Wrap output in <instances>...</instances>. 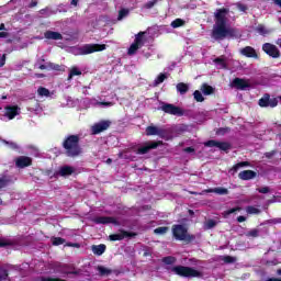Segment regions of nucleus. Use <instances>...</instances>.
I'll use <instances>...</instances> for the list:
<instances>
[{
	"instance_id": "f257e3e1",
	"label": "nucleus",
	"mask_w": 281,
	"mask_h": 281,
	"mask_svg": "<svg viewBox=\"0 0 281 281\" xmlns=\"http://www.w3.org/2000/svg\"><path fill=\"white\" fill-rule=\"evenodd\" d=\"M227 14H229V8L216 9L214 13L215 25L211 33L214 41H225L227 36L231 38L236 36V30L227 27Z\"/></svg>"
},
{
	"instance_id": "f03ea898",
	"label": "nucleus",
	"mask_w": 281,
	"mask_h": 281,
	"mask_svg": "<svg viewBox=\"0 0 281 281\" xmlns=\"http://www.w3.org/2000/svg\"><path fill=\"white\" fill-rule=\"evenodd\" d=\"M63 148L66 150L67 157H79V155H82V147H80V136H67L63 142Z\"/></svg>"
},
{
	"instance_id": "7ed1b4c3",
	"label": "nucleus",
	"mask_w": 281,
	"mask_h": 281,
	"mask_svg": "<svg viewBox=\"0 0 281 281\" xmlns=\"http://www.w3.org/2000/svg\"><path fill=\"white\" fill-rule=\"evenodd\" d=\"M171 273L179 278H203V272L188 266H175L171 268Z\"/></svg>"
},
{
	"instance_id": "20e7f679",
	"label": "nucleus",
	"mask_w": 281,
	"mask_h": 281,
	"mask_svg": "<svg viewBox=\"0 0 281 281\" xmlns=\"http://www.w3.org/2000/svg\"><path fill=\"white\" fill-rule=\"evenodd\" d=\"M172 234L176 240H187V243H192V240H194V235L188 234V228L181 224L172 226Z\"/></svg>"
},
{
	"instance_id": "39448f33",
	"label": "nucleus",
	"mask_w": 281,
	"mask_h": 281,
	"mask_svg": "<svg viewBox=\"0 0 281 281\" xmlns=\"http://www.w3.org/2000/svg\"><path fill=\"white\" fill-rule=\"evenodd\" d=\"M144 36H146V32H139L135 35L134 43L130 46L127 54L128 56H133L137 54V49H140V47H144Z\"/></svg>"
},
{
	"instance_id": "423d86ee",
	"label": "nucleus",
	"mask_w": 281,
	"mask_h": 281,
	"mask_svg": "<svg viewBox=\"0 0 281 281\" xmlns=\"http://www.w3.org/2000/svg\"><path fill=\"white\" fill-rule=\"evenodd\" d=\"M104 49H106L105 44H86L79 49V52L81 56H88V54H95V52H104Z\"/></svg>"
},
{
	"instance_id": "0eeeda50",
	"label": "nucleus",
	"mask_w": 281,
	"mask_h": 281,
	"mask_svg": "<svg viewBox=\"0 0 281 281\" xmlns=\"http://www.w3.org/2000/svg\"><path fill=\"white\" fill-rule=\"evenodd\" d=\"M161 111L168 115H177L178 117H183V109L172 104V103H162Z\"/></svg>"
},
{
	"instance_id": "6e6552de",
	"label": "nucleus",
	"mask_w": 281,
	"mask_h": 281,
	"mask_svg": "<svg viewBox=\"0 0 281 281\" xmlns=\"http://www.w3.org/2000/svg\"><path fill=\"white\" fill-rule=\"evenodd\" d=\"M278 99L272 98L270 93H265L261 99L258 101V105L261 106V109H267V106H270L271 109H276L278 106Z\"/></svg>"
},
{
	"instance_id": "1a4fd4ad",
	"label": "nucleus",
	"mask_w": 281,
	"mask_h": 281,
	"mask_svg": "<svg viewBox=\"0 0 281 281\" xmlns=\"http://www.w3.org/2000/svg\"><path fill=\"white\" fill-rule=\"evenodd\" d=\"M120 233L111 234L109 236V240L112 243H115L116 240H124L125 238H135L137 236V233L134 232H127L124 229H119Z\"/></svg>"
},
{
	"instance_id": "9d476101",
	"label": "nucleus",
	"mask_w": 281,
	"mask_h": 281,
	"mask_svg": "<svg viewBox=\"0 0 281 281\" xmlns=\"http://www.w3.org/2000/svg\"><path fill=\"white\" fill-rule=\"evenodd\" d=\"M159 146H164V140L147 142L143 147H139L136 153L137 155H146L149 150H155L159 148Z\"/></svg>"
},
{
	"instance_id": "9b49d317",
	"label": "nucleus",
	"mask_w": 281,
	"mask_h": 281,
	"mask_svg": "<svg viewBox=\"0 0 281 281\" xmlns=\"http://www.w3.org/2000/svg\"><path fill=\"white\" fill-rule=\"evenodd\" d=\"M262 52L270 56V58H280V49L271 43H265L262 45Z\"/></svg>"
},
{
	"instance_id": "f8f14e48",
	"label": "nucleus",
	"mask_w": 281,
	"mask_h": 281,
	"mask_svg": "<svg viewBox=\"0 0 281 281\" xmlns=\"http://www.w3.org/2000/svg\"><path fill=\"white\" fill-rule=\"evenodd\" d=\"M92 223H95V225H120V222L117 221V218L113 217V216H97L92 220Z\"/></svg>"
},
{
	"instance_id": "ddd939ff",
	"label": "nucleus",
	"mask_w": 281,
	"mask_h": 281,
	"mask_svg": "<svg viewBox=\"0 0 281 281\" xmlns=\"http://www.w3.org/2000/svg\"><path fill=\"white\" fill-rule=\"evenodd\" d=\"M111 127V121L103 120L92 126V135H100V133H104Z\"/></svg>"
},
{
	"instance_id": "4468645a",
	"label": "nucleus",
	"mask_w": 281,
	"mask_h": 281,
	"mask_svg": "<svg viewBox=\"0 0 281 281\" xmlns=\"http://www.w3.org/2000/svg\"><path fill=\"white\" fill-rule=\"evenodd\" d=\"M38 69H41V71H45V69H47L48 71H65V65H59V64H54L52 61H48L45 64H41L38 66Z\"/></svg>"
},
{
	"instance_id": "2eb2a0df",
	"label": "nucleus",
	"mask_w": 281,
	"mask_h": 281,
	"mask_svg": "<svg viewBox=\"0 0 281 281\" xmlns=\"http://www.w3.org/2000/svg\"><path fill=\"white\" fill-rule=\"evenodd\" d=\"M32 157L29 156H19L15 158V166L16 168H30L32 166Z\"/></svg>"
},
{
	"instance_id": "dca6fc26",
	"label": "nucleus",
	"mask_w": 281,
	"mask_h": 281,
	"mask_svg": "<svg viewBox=\"0 0 281 281\" xmlns=\"http://www.w3.org/2000/svg\"><path fill=\"white\" fill-rule=\"evenodd\" d=\"M233 87H235V89H238L239 91H245V89H249V87H251V83H249V81L246 79L235 78L233 80Z\"/></svg>"
},
{
	"instance_id": "f3484780",
	"label": "nucleus",
	"mask_w": 281,
	"mask_h": 281,
	"mask_svg": "<svg viewBox=\"0 0 281 281\" xmlns=\"http://www.w3.org/2000/svg\"><path fill=\"white\" fill-rule=\"evenodd\" d=\"M4 111L5 117H8L9 120H14V117L19 115V111H21V109L19 108V105H7L4 108Z\"/></svg>"
},
{
	"instance_id": "a211bd4d",
	"label": "nucleus",
	"mask_w": 281,
	"mask_h": 281,
	"mask_svg": "<svg viewBox=\"0 0 281 281\" xmlns=\"http://www.w3.org/2000/svg\"><path fill=\"white\" fill-rule=\"evenodd\" d=\"M258 177V172L254 170H244L238 173V178L241 181H251V179H256Z\"/></svg>"
},
{
	"instance_id": "6ab92c4d",
	"label": "nucleus",
	"mask_w": 281,
	"mask_h": 281,
	"mask_svg": "<svg viewBox=\"0 0 281 281\" xmlns=\"http://www.w3.org/2000/svg\"><path fill=\"white\" fill-rule=\"evenodd\" d=\"M240 55L246 56V58H258V53L251 46H246L240 49Z\"/></svg>"
},
{
	"instance_id": "aec40b11",
	"label": "nucleus",
	"mask_w": 281,
	"mask_h": 281,
	"mask_svg": "<svg viewBox=\"0 0 281 281\" xmlns=\"http://www.w3.org/2000/svg\"><path fill=\"white\" fill-rule=\"evenodd\" d=\"M44 38H47L48 41H63V34L55 31H46L44 33Z\"/></svg>"
},
{
	"instance_id": "412c9836",
	"label": "nucleus",
	"mask_w": 281,
	"mask_h": 281,
	"mask_svg": "<svg viewBox=\"0 0 281 281\" xmlns=\"http://www.w3.org/2000/svg\"><path fill=\"white\" fill-rule=\"evenodd\" d=\"M74 172H75L74 167H71V166H63V167H60V169L58 171V175L60 177H69L71 175H74Z\"/></svg>"
},
{
	"instance_id": "4be33fe9",
	"label": "nucleus",
	"mask_w": 281,
	"mask_h": 281,
	"mask_svg": "<svg viewBox=\"0 0 281 281\" xmlns=\"http://www.w3.org/2000/svg\"><path fill=\"white\" fill-rule=\"evenodd\" d=\"M203 192H206V194H210L212 192H214L215 194H221V195L229 194V190H227L226 188H223V187L207 189V190H204Z\"/></svg>"
},
{
	"instance_id": "5701e85b",
	"label": "nucleus",
	"mask_w": 281,
	"mask_h": 281,
	"mask_svg": "<svg viewBox=\"0 0 281 281\" xmlns=\"http://www.w3.org/2000/svg\"><path fill=\"white\" fill-rule=\"evenodd\" d=\"M104 251H106V245L104 244L92 246V252L94 254V256H102Z\"/></svg>"
},
{
	"instance_id": "b1692460",
	"label": "nucleus",
	"mask_w": 281,
	"mask_h": 281,
	"mask_svg": "<svg viewBox=\"0 0 281 281\" xmlns=\"http://www.w3.org/2000/svg\"><path fill=\"white\" fill-rule=\"evenodd\" d=\"M97 271L99 272V276H101V278H106V277L111 276V273H113V270H111L104 266H98Z\"/></svg>"
},
{
	"instance_id": "393cba45",
	"label": "nucleus",
	"mask_w": 281,
	"mask_h": 281,
	"mask_svg": "<svg viewBox=\"0 0 281 281\" xmlns=\"http://www.w3.org/2000/svg\"><path fill=\"white\" fill-rule=\"evenodd\" d=\"M177 92L180 93L181 95H186L187 91H190V86L188 83L179 82L176 86Z\"/></svg>"
},
{
	"instance_id": "a878e982",
	"label": "nucleus",
	"mask_w": 281,
	"mask_h": 281,
	"mask_svg": "<svg viewBox=\"0 0 281 281\" xmlns=\"http://www.w3.org/2000/svg\"><path fill=\"white\" fill-rule=\"evenodd\" d=\"M201 91L204 95H212V93H214V87L207 83H202Z\"/></svg>"
},
{
	"instance_id": "bb28decb",
	"label": "nucleus",
	"mask_w": 281,
	"mask_h": 281,
	"mask_svg": "<svg viewBox=\"0 0 281 281\" xmlns=\"http://www.w3.org/2000/svg\"><path fill=\"white\" fill-rule=\"evenodd\" d=\"M74 76H82V71L76 66L70 68L68 80H72Z\"/></svg>"
},
{
	"instance_id": "cd10ccee",
	"label": "nucleus",
	"mask_w": 281,
	"mask_h": 281,
	"mask_svg": "<svg viewBox=\"0 0 281 281\" xmlns=\"http://www.w3.org/2000/svg\"><path fill=\"white\" fill-rule=\"evenodd\" d=\"M217 148H220V150H224V153H227V150H232V144L217 140Z\"/></svg>"
},
{
	"instance_id": "c85d7f7f",
	"label": "nucleus",
	"mask_w": 281,
	"mask_h": 281,
	"mask_svg": "<svg viewBox=\"0 0 281 281\" xmlns=\"http://www.w3.org/2000/svg\"><path fill=\"white\" fill-rule=\"evenodd\" d=\"M159 134V127L157 126H147L146 127V135L151 136V135H158Z\"/></svg>"
},
{
	"instance_id": "c756f323",
	"label": "nucleus",
	"mask_w": 281,
	"mask_h": 281,
	"mask_svg": "<svg viewBox=\"0 0 281 281\" xmlns=\"http://www.w3.org/2000/svg\"><path fill=\"white\" fill-rule=\"evenodd\" d=\"M247 166H251L249 161H240L233 166L234 172H238L240 168H247Z\"/></svg>"
},
{
	"instance_id": "7c9ffc66",
	"label": "nucleus",
	"mask_w": 281,
	"mask_h": 281,
	"mask_svg": "<svg viewBox=\"0 0 281 281\" xmlns=\"http://www.w3.org/2000/svg\"><path fill=\"white\" fill-rule=\"evenodd\" d=\"M167 78L168 76L164 72L159 74L154 81V87H159V85H161V82H164Z\"/></svg>"
},
{
	"instance_id": "2f4dec72",
	"label": "nucleus",
	"mask_w": 281,
	"mask_h": 281,
	"mask_svg": "<svg viewBox=\"0 0 281 281\" xmlns=\"http://www.w3.org/2000/svg\"><path fill=\"white\" fill-rule=\"evenodd\" d=\"M158 137L161 139H170V132H168V130L158 128Z\"/></svg>"
},
{
	"instance_id": "473e14b6",
	"label": "nucleus",
	"mask_w": 281,
	"mask_h": 281,
	"mask_svg": "<svg viewBox=\"0 0 281 281\" xmlns=\"http://www.w3.org/2000/svg\"><path fill=\"white\" fill-rule=\"evenodd\" d=\"M66 240L63 237H52V245L54 247H58L60 245H65Z\"/></svg>"
},
{
	"instance_id": "72a5a7b5",
	"label": "nucleus",
	"mask_w": 281,
	"mask_h": 281,
	"mask_svg": "<svg viewBox=\"0 0 281 281\" xmlns=\"http://www.w3.org/2000/svg\"><path fill=\"white\" fill-rule=\"evenodd\" d=\"M37 93H38V95H41V98H49V89H47L45 87H40L37 89Z\"/></svg>"
},
{
	"instance_id": "f704fd0d",
	"label": "nucleus",
	"mask_w": 281,
	"mask_h": 281,
	"mask_svg": "<svg viewBox=\"0 0 281 281\" xmlns=\"http://www.w3.org/2000/svg\"><path fill=\"white\" fill-rule=\"evenodd\" d=\"M247 238H258L260 236V229L254 228L246 233Z\"/></svg>"
},
{
	"instance_id": "c9c22d12",
	"label": "nucleus",
	"mask_w": 281,
	"mask_h": 281,
	"mask_svg": "<svg viewBox=\"0 0 281 281\" xmlns=\"http://www.w3.org/2000/svg\"><path fill=\"white\" fill-rule=\"evenodd\" d=\"M183 25H186V22L179 18L171 22V27H173V29L183 27Z\"/></svg>"
},
{
	"instance_id": "e433bc0d",
	"label": "nucleus",
	"mask_w": 281,
	"mask_h": 281,
	"mask_svg": "<svg viewBox=\"0 0 281 281\" xmlns=\"http://www.w3.org/2000/svg\"><path fill=\"white\" fill-rule=\"evenodd\" d=\"M256 32H258V34L261 36H267V34H269V30H267L263 24H259L256 29Z\"/></svg>"
},
{
	"instance_id": "4c0bfd02",
	"label": "nucleus",
	"mask_w": 281,
	"mask_h": 281,
	"mask_svg": "<svg viewBox=\"0 0 281 281\" xmlns=\"http://www.w3.org/2000/svg\"><path fill=\"white\" fill-rule=\"evenodd\" d=\"M64 269H67L66 271H64L65 276H79L80 271L76 270L74 268V270H69V266H64Z\"/></svg>"
},
{
	"instance_id": "58836bf2",
	"label": "nucleus",
	"mask_w": 281,
	"mask_h": 281,
	"mask_svg": "<svg viewBox=\"0 0 281 281\" xmlns=\"http://www.w3.org/2000/svg\"><path fill=\"white\" fill-rule=\"evenodd\" d=\"M246 212L247 214H260V209L254 206V205H249L246 207Z\"/></svg>"
},
{
	"instance_id": "ea45409f",
	"label": "nucleus",
	"mask_w": 281,
	"mask_h": 281,
	"mask_svg": "<svg viewBox=\"0 0 281 281\" xmlns=\"http://www.w3.org/2000/svg\"><path fill=\"white\" fill-rule=\"evenodd\" d=\"M193 98H194V100L198 101V102H205V98H203V94H202L201 91H199V90H195V91L193 92Z\"/></svg>"
},
{
	"instance_id": "a19ab883",
	"label": "nucleus",
	"mask_w": 281,
	"mask_h": 281,
	"mask_svg": "<svg viewBox=\"0 0 281 281\" xmlns=\"http://www.w3.org/2000/svg\"><path fill=\"white\" fill-rule=\"evenodd\" d=\"M159 0H149L147 3L143 5L145 10H151V8H155L157 5Z\"/></svg>"
},
{
	"instance_id": "79ce46f5",
	"label": "nucleus",
	"mask_w": 281,
	"mask_h": 281,
	"mask_svg": "<svg viewBox=\"0 0 281 281\" xmlns=\"http://www.w3.org/2000/svg\"><path fill=\"white\" fill-rule=\"evenodd\" d=\"M162 262L165 265H175L177 262V258L172 257V256H168L162 258Z\"/></svg>"
},
{
	"instance_id": "37998d69",
	"label": "nucleus",
	"mask_w": 281,
	"mask_h": 281,
	"mask_svg": "<svg viewBox=\"0 0 281 281\" xmlns=\"http://www.w3.org/2000/svg\"><path fill=\"white\" fill-rule=\"evenodd\" d=\"M204 146H206V148H217L218 140H214V139L207 140L204 143Z\"/></svg>"
},
{
	"instance_id": "c03bdc74",
	"label": "nucleus",
	"mask_w": 281,
	"mask_h": 281,
	"mask_svg": "<svg viewBox=\"0 0 281 281\" xmlns=\"http://www.w3.org/2000/svg\"><path fill=\"white\" fill-rule=\"evenodd\" d=\"M214 227H216V221L214 220H209L204 225V229H214Z\"/></svg>"
},
{
	"instance_id": "a18cd8bd",
	"label": "nucleus",
	"mask_w": 281,
	"mask_h": 281,
	"mask_svg": "<svg viewBox=\"0 0 281 281\" xmlns=\"http://www.w3.org/2000/svg\"><path fill=\"white\" fill-rule=\"evenodd\" d=\"M168 233V226H160L154 231V234L164 235Z\"/></svg>"
},
{
	"instance_id": "49530a36",
	"label": "nucleus",
	"mask_w": 281,
	"mask_h": 281,
	"mask_svg": "<svg viewBox=\"0 0 281 281\" xmlns=\"http://www.w3.org/2000/svg\"><path fill=\"white\" fill-rule=\"evenodd\" d=\"M222 260H223V262H225L226 265H233V262H236V257L224 256Z\"/></svg>"
},
{
	"instance_id": "de8ad7c7",
	"label": "nucleus",
	"mask_w": 281,
	"mask_h": 281,
	"mask_svg": "<svg viewBox=\"0 0 281 281\" xmlns=\"http://www.w3.org/2000/svg\"><path fill=\"white\" fill-rule=\"evenodd\" d=\"M128 14V9H121L119 11L117 21H122V19H125V16Z\"/></svg>"
},
{
	"instance_id": "09e8293b",
	"label": "nucleus",
	"mask_w": 281,
	"mask_h": 281,
	"mask_svg": "<svg viewBox=\"0 0 281 281\" xmlns=\"http://www.w3.org/2000/svg\"><path fill=\"white\" fill-rule=\"evenodd\" d=\"M13 243L7 239H0V249L3 247H12Z\"/></svg>"
},
{
	"instance_id": "8fccbe9b",
	"label": "nucleus",
	"mask_w": 281,
	"mask_h": 281,
	"mask_svg": "<svg viewBox=\"0 0 281 281\" xmlns=\"http://www.w3.org/2000/svg\"><path fill=\"white\" fill-rule=\"evenodd\" d=\"M213 63H215L216 65H221V67L226 68L227 64L225 63V59L217 57L213 60Z\"/></svg>"
},
{
	"instance_id": "3c124183",
	"label": "nucleus",
	"mask_w": 281,
	"mask_h": 281,
	"mask_svg": "<svg viewBox=\"0 0 281 281\" xmlns=\"http://www.w3.org/2000/svg\"><path fill=\"white\" fill-rule=\"evenodd\" d=\"M240 210H243V207H240V206L233 207V209L225 211V214H226V216H229V214H236V212H240Z\"/></svg>"
},
{
	"instance_id": "603ef678",
	"label": "nucleus",
	"mask_w": 281,
	"mask_h": 281,
	"mask_svg": "<svg viewBox=\"0 0 281 281\" xmlns=\"http://www.w3.org/2000/svg\"><path fill=\"white\" fill-rule=\"evenodd\" d=\"M257 191L259 192V194H269V192H271V189L269 187H261L257 189Z\"/></svg>"
},
{
	"instance_id": "864d4df0",
	"label": "nucleus",
	"mask_w": 281,
	"mask_h": 281,
	"mask_svg": "<svg viewBox=\"0 0 281 281\" xmlns=\"http://www.w3.org/2000/svg\"><path fill=\"white\" fill-rule=\"evenodd\" d=\"M276 155H278V150H271V151L265 153V157L267 159H273V157H276Z\"/></svg>"
},
{
	"instance_id": "5fc2aeb1",
	"label": "nucleus",
	"mask_w": 281,
	"mask_h": 281,
	"mask_svg": "<svg viewBox=\"0 0 281 281\" xmlns=\"http://www.w3.org/2000/svg\"><path fill=\"white\" fill-rule=\"evenodd\" d=\"M226 133H229V127H220L216 131V135H225Z\"/></svg>"
},
{
	"instance_id": "6e6d98bb",
	"label": "nucleus",
	"mask_w": 281,
	"mask_h": 281,
	"mask_svg": "<svg viewBox=\"0 0 281 281\" xmlns=\"http://www.w3.org/2000/svg\"><path fill=\"white\" fill-rule=\"evenodd\" d=\"M4 273L7 274L8 280V278H10V272L8 271V269L0 265V276H4Z\"/></svg>"
},
{
	"instance_id": "4d7b16f0",
	"label": "nucleus",
	"mask_w": 281,
	"mask_h": 281,
	"mask_svg": "<svg viewBox=\"0 0 281 281\" xmlns=\"http://www.w3.org/2000/svg\"><path fill=\"white\" fill-rule=\"evenodd\" d=\"M247 4L237 3V10H239V12H247Z\"/></svg>"
},
{
	"instance_id": "13d9d810",
	"label": "nucleus",
	"mask_w": 281,
	"mask_h": 281,
	"mask_svg": "<svg viewBox=\"0 0 281 281\" xmlns=\"http://www.w3.org/2000/svg\"><path fill=\"white\" fill-rule=\"evenodd\" d=\"M8 180L0 178V190H3V188H8Z\"/></svg>"
},
{
	"instance_id": "bf43d9fd",
	"label": "nucleus",
	"mask_w": 281,
	"mask_h": 281,
	"mask_svg": "<svg viewBox=\"0 0 281 281\" xmlns=\"http://www.w3.org/2000/svg\"><path fill=\"white\" fill-rule=\"evenodd\" d=\"M245 221H247V217L243 216V215H239L237 217V223H245Z\"/></svg>"
},
{
	"instance_id": "052dcab7",
	"label": "nucleus",
	"mask_w": 281,
	"mask_h": 281,
	"mask_svg": "<svg viewBox=\"0 0 281 281\" xmlns=\"http://www.w3.org/2000/svg\"><path fill=\"white\" fill-rule=\"evenodd\" d=\"M5 65V54H3L0 58V67H3Z\"/></svg>"
},
{
	"instance_id": "680f3d73",
	"label": "nucleus",
	"mask_w": 281,
	"mask_h": 281,
	"mask_svg": "<svg viewBox=\"0 0 281 281\" xmlns=\"http://www.w3.org/2000/svg\"><path fill=\"white\" fill-rule=\"evenodd\" d=\"M10 36V33L8 32H0V38H8Z\"/></svg>"
},
{
	"instance_id": "e2e57ef3",
	"label": "nucleus",
	"mask_w": 281,
	"mask_h": 281,
	"mask_svg": "<svg viewBox=\"0 0 281 281\" xmlns=\"http://www.w3.org/2000/svg\"><path fill=\"white\" fill-rule=\"evenodd\" d=\"M66 247H80V245L77 243H67Z\"/></svg>"
},
{
	"instance_id": "0e129e2a",
	"label": "nucleus",
	"mask_w": 281,
	"mask_h": 281,
	"mask_svg": "<svg viewBox=\"0 0 281 281\" xmlns=\"http://www.w3.org/2000/svg\"><path fill=\"white\" fill-rule=\"evenodd\" d=\"M38 5L37 1H31V3L29 4V8H36Z\"/></svg>"
},
{
	"instance_id": "69168bd1",
	"label": "nucleus",
	"mask_w": 281,
	"mask_h": 281,
	"mask_svg": "<svg viewBox=\"0 0 281 281\" xmlns=\"http://www.w3.org/2000/svg\"><path fill=\"white\" fill-rule=\"evenodd\" d=\"M184 153H194V147H186Z\"/></svg>"
},
{
	"instance_id": "338daca9",
	"label": "nucleus",
	"mask_w": 281,
	"mask_h": 281,
	"mask_svg": "<svg viewBox=\"0 0 281 281\" xmlns=\"http://www.w3.org/2000/svg\"><path fill=\"white\" fill-rule=\"evenodd\" d=\"M8 280V274H0V281H7Z\"/></svg>"
},
{
	"instance_id": "774afa93",
	"label": "nucleus",
	"mask_w": 281,
	"mask_h": 281,
	"mask_svg": "<svg viewBox=\"0 0 281 281\" xmlns=\"http://www.w3.org/2000/svg\"><path fill=\"white\" fill-rule=\"evenodd\" d=\"M274 5H278L279 8H281V0H272Z\"/></svg>"
}]
</instances>
